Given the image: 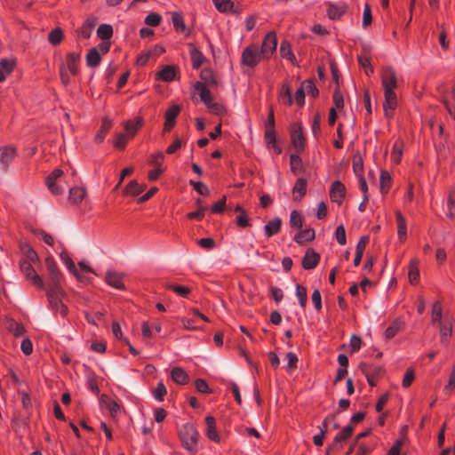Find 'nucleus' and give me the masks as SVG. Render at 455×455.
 Instances as JSON below:
<instances>
[{
	"mask_svg": "<svg viewBox=\"0 0 455 455\" xmlns=\"http://www.w3.org/2000/svg\"><path fill=\"white\" fill-rule=\"evenodd\" d=\"M381 84L385 96V101L383 103L384 114L386 117L391 118L394 110L397 107V96L395 92V89L397 87V77L393 68L387 67L383 69Z\"/></svg>",
	"mask_w": 455,
	"mask_h": 455,
	"instance_id": "1",
	"label": "nucleus"
},
{
	"mask_svg": "<svg viewBox=\"0 0 455 455\" xmlns=\"http://www.w3.org/2000/svg\"><path fill=\"white\" fill-rule=\"evenodd\" d=\"M81 51L68 52L60 64V77L64 85L71 82V78L79 74Z\"/></svg>",
	"mask_w": 455,
	"mask_h": 455,
	"instance_id": "2",
	"label": "nucleus"
},
{
	"mask_svg": "<svg viewBox=\"0 0 455 455\" xmlns=\"http://www.w3.org/2000/svg\"><path fill=\"white\" fill-rule=\"evenodd\" d=\"M179 435L182 445L186 450H196L197 446L198 432L193 424H184L179 431Z\"/></svg>",
	"mask_w": 455,
	"mask_h": 455,
	"instance_id": "3",
	"label": "nucleus"
},
{
	"mask_svg": "<svg viewBox=\"0 0 455 455\" xmlns=\"http://www.w3.org/2000/svg\"><path fill=\"white\" fill-rule=\"evenodd\" d=\"M264 59L266 58L259 51L258 44H251L242 52L241 64L243 66L253 68Z\"/></svg>",
	"mask_w": 455,
	"mask_h": 455,
	"instance_id": "4",
	"label": "nucleus"
},
{
	"mask_svg": "<svg viewBox=\"0 0 455 455\" xmlns=\"http://www.w3.org/2000/svg\"><path fill=\"white\" fill-rule=\"evenodd\" d=\"M195 92L199 95L200 100L204 103V105L213 112L217 113L220 106L218 103L213 101V98L211 91L207 88L206 84L202 82H196L194 84Z\"/></svg>",
	"mask_w": 455,
	"mask_h": 455,
	"instance_id": "5",
	"label": "nucleus"
},
{
	"mask_svg": "<svg viewBox=\"0 0 455 455\" xmlns=\"http://www.w3.org/2000/svg\"><path fill=\"white\" fill-rule=\"evenodd\" d=\"M48 189L53 195H60L65 191L63 185V172L60 169H55L45 180Z\"/></svg>",
	"mask_w": 455,
	"mask_h": 455,
	"instance_id": "6",
	"label": "nucleus"
},
{
	"mask_svg": "<svg viewBox=\"0 0 455 455\" xmlns=\"http://www.w3.org/2000/svg\"><path fill=\"white\" fill-rule=\"evenodd\" d=\"M60 289L56 286L48 291V299L51 308L56 315L65 317L68 314V307L60 298Z\"/></svg>",
	"mask_w": 455,
	"mask_h": 455,
	"instance_id": "7",
	"label": "nucleus"
},
{
	"mask_svg": "<svg viewBox=\"0 0 455 455\" xmlns=\"http://www.w3.org/2000/svg\"><path fill=\"white\" fill-rule=\"evenodd\" d=\"M291 141L298 153L301 152L305 147V138L300 123H293L290 127Z\"/></svg>",
	"mask_w": 455,
	"mask_h": 455,
	"instance_id": "8",
	"label": "nucleus"
},
{
	"mask_svg": "<svg viewBox=\"0 0 455 455\" xmlns=\"http://www.w3.org/2000/svg\"><path fill=\"white\" fill-rule=\"evenodd\" d=\"M439 331L440 342L443 346L447 347L452 336L453 319L445 315L443 322L436 325Z\"/></svg>",
	"mask_w": 455,
	"mask_h": 455,
	"instance_id": "9",
	"label": "nucleus"
},
{
	"mask_svg": "<svg viewBox=\"0 0 455 455\" xmlns=\"http://www.w3.org/2000/svg\"><path fill=\"white\" fill-rule=\"evenodd\" d=\"M277 47V37L274 31L267 33L262 42L259 51L268 60L275 52Z\"/></svg>",
	"mask_w": 455,
	"mask_h": 455,
	"instance_id": "10",
	"label": "nucleus"
},
{
	"mask_svg": "<svg viewBox=\"0 0 455 455\" xmlns=\"http://www.w3.org/2000/svg\"><path fill=\"white\" fill-rule=\"evenodd\" d=\"M181 110L180 106L172 104L165 111L164 114V132H170L176 124V118L180 115Z\"/></svg>",
	"mask_w": 455,
	"mask_h": 455,
	"instance_id": "11",
	"label": "nucleus"
},
{
	"mask_svg": "<svg viewBox=\"0 0 455 455\" xmlns=\"http://www.w3.org/2000/svg\"><path fill=\"white\" fill-rule=\"evenodd\" d=\"M124 275L123 273L109 270L106 273L105 281L109 286L115 289L124 290Z\"/></svg>",
	"mask_w": 455,
	"mask_h": 455,
	"instance_id": "12",
	"label": "nucleus"
},
{
	"mask_svg": "<svg viewBox=\"0 0 455 455\" xmlns=\"http://www.w3.org/2000/svg\"><path fill=\"white\" fill-rule=\"evenodd\" d=\"M21 271L26 277L32 281V283L39 288L44 287V283L41 277L36 273L34 267L29 261L24 260L20 263Z\"/></svg>",
	"mask_w": 455,
	"mask_h": 455,
	"instance_id": "13",
	"label": "nucleus"
},
{
	"mask_svg": "<svg viewBox=\"0 0 455 455\" xmlns=\"http://www.w3.org/2000/svg\"><path fill=\"white\" fill-rule=\"evenodd\" d=\"M346 195V188L345 186L339 181L336 180L331 184V189H330V197L331 200L333 203H336L338 204H341Z\"/></svg>",
	"mask_w": 455,
	"mask_h": 455,
	"instance_id": "14",
	"label": "nucleus"
},
{
	"mask_svg": "<svg viewBox=\"0 0 455 455\" xmlns=\"http://www.w3.org/2000/svg\"><path fill=\"white\" fill-rule=\"evenodd\" d=\"M97 18L89 17L87 18L83 25L76 30L77 35L83 39H88L91 37L92 31L96 26Z\"/></svg>",
	"mask_w": 455,
	"mask_h": 455,
	"instance_id": "15",
	"label": "nucleus"
},
{
	"mask_svg": "<svg viewBox=\"0 0 455 455\" xmlns=\"http://www.w3.org/2000/svg\"><path fill=\"white\" fill-rule=\"evenodd\" d=\"M172 21L177 33L184 34L186 37L190 36L191 30L186 27L184 18L180 12H173L172 14Z\"/></svg>",
	"mask_w": 455,
	"mask_h": 455,
	"instance_id": "16",
	"label": "nucleus"
},
{
	"mask_svg": "<svg viewBox=\"0 0 455 455\" xmlns=\"http://www.w3.org/2000/svg\"><path fill=\"white\" fill-rule=\"evenodd\" d=\"M177 72L175 66L166 65L156 74V79L163 82H172L176 78Z\"/></svg>",
	"mask_w": 455,
	"mask_h": 455,
	"instance_id": "17",
	"label": "nucleus"
},
{
	"mask_svg": "<svg viewBox=\"0 0 455 455\" xmlns=\"http://www.w3.org/2000/svg\"><path fill=\"white\" fill-rule=\"evenodd\" d=\"M143 125V119L140 116L133 120H127L124 123L125 133L132 139Z\"/></svg>",
	"mask_w": 455,
	"mask_h": 455,
	"instance_id": "18",
	"label": "nucleus"
},
{
	"mask_svg": "<svg viewBox=\"0 0 455 455\" xmlns=\"http://www.w3.org/2000/svg\"><path fill=\"white\" fill-rule=\"evenodd\" d=\"M319 260L320 255L313 249H308L303 257L302 266L305 269H313L317 266Z\"/></svg>",
	"mask_w": 455,
	"mask_h": 455,
	"instance_id": "19",
	"label": "nucleus"
},
{
	"mask_svg": "<svg viewBox=\"0 0 455 455\" xmlns=\"http://www.w3.org/2000/svg\"><path fill=\"white\" fill-rule=\"evenodd\" d=\"M215 8L220 12H240L241 9L235 6L232 0H212Z\"/></svg>",
	"mask_w": 455,
	"mask_h": 455,
	"instance_id": "20",
	"label": "nucleus"
},
{
	"mask_svg": "<svg viewBox=\"0 0 455 455\" xmlns=\"http://www.w3.org/2000/svg\"><path fill=\"white\" fill-rule=\"evenodd\" d=\"M205 423H206L205 435H207V437L213 442H219L220 435L217 431L215 419L210 415L206 416Z\"/></svg>",
	"mask_w": 455,
	"mask_h": 455,
	"instance_id": "21",
	"label": "nucleus"
},
{
	"mask_svg": "<svg viewBox=\"0 0 455 455\" xmlns=\"http://www.w3.org/2000/svg\"><path fill=\"white\" fill-rule=\"evenodd\" d=\"M282 220L278 217L270 220L264 227V233L267 238H269L281 230Z\"/></svg>",
	"mask_w": 455,
	"mask_h": 455,
	"instance_id": "22",
	"label": "nucleus"
},
{
	"mask_svg": "<svg viewBox=\"0 0 455 455\" xmlns=\"http://www.w3.org/2000/svg\"><path fill=\"white\" fill-rule=\"evenodd\" d=\"M307 180L299 178L296 180L292 188L293 200L300 201L307 193Z\"/></svg>",
	"mask_w": 455,
	"mask_h": 455,
	"instance_id": "23",
	"label": "nucleus"
},
{
	"mask_svg": "<svg viewBox=\"0 0 455 455\" xmlns=\"http://www.w3.org/2000/svg\"><path fill=\"white\" fill-rule=\"evenodd\" d=\"M395 219L397 224V235L401 242H403L407 238V223L405 218L400 212H395Z\"/></svg>",
	"mask_w": 455,
	"mask_h": 455,
	"instance_id": "24",
	"label": "nucleus"
},
{
	"mask_svg": "<svg viewBox=\"0 0 455 455\" xmlns=\"http://www.w3.org/2000/svg\"><path fill=\"white\" fill-rule=\"evenodd\" d=\"M279 100L285 106H291L293 103L291 96V88L288 83H283L279 92Z\"/></svg>",
	"mask_w": 455,
	"mask_h": 455,
	"instance_id": "25",
	"label": "nucleus"
},
{
	"mask_svg": "<svg viewBox=\"0 0 455 455\" xmlns=\"http://www.w3.org/2000/svg\"><path fill=\"white\" fill-rule=\"evenodd\" d=\"M408 278L411 284H416L419 280V260L417 259H411L409 263Z\"/></svg>",
	"mask_w": 455,
	"mask_h": 455,
	"instance_id": "26",
	"label": "nucleus"
},
{
	"mask_svg": "<svg viewBox=\"0 0 455 455\" xmlns=\"http://www.w3.org/2000/svg\"><path fill=\"white\" fill-rule=\"evenodd\" d=\"M86 196V190L82 187H74L69 189L68 200L73 204H80Z\"/></svg>",
	"mask_w": 455,
	"mask_h": 455,
	"instance_id": "27",
	"label": "nucleus"
},
{
	"mask_svg": "<svg viewBox=\"0 0 455 455\" xmlns=\"http://www.w3.org/2000/svg\"><path fill=\"white\" fill-rule=\"evenodd\" d=\"M16 150L11 147H4L0 148V164L5 168L14 159Z\"/></svg>",
	"mask_w": 455,
	"mask_h": 455,
	"instance_id": "28",
	"label": "nucleus"
},
{
	"mask_svg": "<svg viewBox=\"0 0 455 455\" xmlns=\"http://www.w3.org/2000/svg\"><path fill=\"white\" fill-rule=\"evenodd\" d=\"M445 315H443V307L440 302L436 301L432 305L431 323L435 326L443 322Z\"/></svg>",
	"mask_w": 455,
	"mask_h": 455,
	"instance_id": "29",
	"label": "nucleus"
},
{
	"mask_svg": "<svg viewBox=\"0 0 455 455\" xmlns=\"http://www.w3.org/2000/svg\"><path fill=\"white\" fill-rule=\"evenodd\" d=\"M264 139L268 148H273L277 155L281 154L282 150L276 144L275 130H265Z\"/></svg>",
	"mask_w": 455,
	"mask_h": 455,
	"instance_id": "30",
	"label": "nucleus"
},
{
	"mask_svg": "<svg viewBox=\"0 0 455 455\" xmlns=\"http://www.w3.org/2000/svg\"><path fill=\"white\" fill-rule=\"evenodd\" d=\"M171 377L175 383L180 385H185L189 381L188 375L180 367H174L171 371Z\"/></svg>",
	"mask_w": 455,
	"mask_h": 455,
	"instance_id": "31",
	"label": "nucleus"
},
{
	"mask_svg": "<svg viewBox=\"0 0 455 455\" xmlns=\"http://www.w3.org/2000/svg\"><path fill=\"white\" fill-rule=\"evenodd\" d=\"M45 265L46 268L49 271L50 275H52V280L54 283H58L60 277V272L58 268V266L52 256H48L45 259Z\"/></svg>",
	"mask_w": 455,
	"mask_h": 455,
	"instance_id": "32",
	"label": "nucleus"
},
{
	"mask_svg": "<svg viewBox=\"0 0 455 455\" xmlns=\"http://www.w3.org/2000/svg\"><path fill=\"white\" fill-rule=\"evenodd\" d=\"M14 64L12 60L2 59L0 60V83L4 81L6 76L12 73Z\"/></svg>",
	"mask_w": 455,
	"mask_h": 455,
	"instance_id": "33",
	"label": "nucleus"
},
{
	"mask_svg": "<svg viewBox=\"0 0 455 455\" xmlns=\"http://www.w3.org/2000/svg\"><path fill=\"white\" fill-rule=\"evenodd\" d=\"M60 258L62 263L66 265V267L69 270V272L72 273L74 275H76L77 279H80L81 276L78 274L77 268H76L74 261L72 260V259L69 257L68 251H62L60 253Z\"/></svg>",
	"mask_w": 455,
	"mask_h": 455,
	"instance_id": "34",
	"label": "nucleus"
},
{
	"mask_svg": "<svg viewBox=\"0 0 455 455\" xmlns=\"http://www.w3.org/2000/svg\"><path fill=\"white\" fill-rule=\"evenodd\" d=\"M101 60V54L99 52V50L96 48H92L89 51L86 55V64L88 67H97L100 65Z\"/></svg>",
	"mask_w": 455,
	"mask_h": 455,
	"instance_id": "35",
	"label": "nucleus"
},
{
	"mask_svg": "<svg viewBox=\"0 0 455 455\" xmlns=\"http://www.w3.org/2000/svg\"><path fill=\"white\" fill-rule=\"evenodd\" d=\"M314 238H315V230L312 228H308V229L302 230V231L299 232L298 234H296L294 236V241L297 243L301 244L305 242L311 241Z\"/></svg>",
	"mask_w": 455,
	"mask_h": 455,
	"instance_id": "36",
	"label": "nucleus"
},
{
	"mask_svg": "<svg viewBox=\"0 0 455 455\" xmlns=\"http://www.w3.org/2000/svg\"><path fill=\"white\" fill-rule=\"evenodd\" d=\"M280 54L282 58L290 60L291 63H294L296 60V57L292 52L291 44L288 42H282L280 45Z\"/></svg>",
	"mask_w": 455,
	"mask_h": 455,
	"instance_id": "37",
	"label": "nucleus"
},
{
	"mask_svg": "<svg viewBox=\"0 0 455 455\" xmlns=\"http://www.w3.org/2000/svg\"><path fill=\"white\" fill-rule=\"evenodd\" d=\"M345 5L329 4L327 9L328 17L331 20L339 19L345 12Z\"/></svg>",
	"mask_w": 455,
	"mask_h": 455,
	"instance_id": "38",
	"label": "nucleus"
},
{
	"mask_svg": "<svg viewBox=\"0 0 455 455\" xmlns=\"http://www.w3.org/2000/svg\"><path fill=\"white\" fill-rule=\"evenodd\" d=\"M143 185H140L137 180H131L124 188V194L130 196H138L144 189Z\"/></svg>",
	"mask_w": 455,
	"mask_h": 455,
	"instance_id": "39",
	"label": "nucleus"
},
{
	"mask_svg": "<svg viewBox=\"0 0 455 455\" xmlns=\"http://www.w3.org/2000/svg\"><path fill=\"white\" fill-rule=\"evenodd\" d=\"M403 142L395 141L391 152V160L394 164H398L403 156Z\"/></svg>",
	"mask_w": 455,
	"mask_h": 455,
	"instance_id": "40",
	"label": "nucleus"
},
{
	"mask_svg": "<svg viewBox=\"0 0 455 455\" xmlns=\"http://www.w3.org/2000/svg\"><path fill=\"white\" fill-rule=\"evenodd\" d=\"M354 428L351 426H347L342 428V430L337 434L333 439V444H337L339 443L344 442L347 440L353 434Z\"/></svg>",
	"mask_w": 455,
	"mask_h": 455,
	"instance_id": "41",
	"label": "nucleus"
},
{
	"mask_svg": "<svg viewBox=\"0 0 455 455\" xmlns=\"http://www.w3.org/2000/svg\"><path fill=\"white\" fill-rule=\"evenodd\" d=\"M113 35V28L108 24H101L97 29V36L102 40H109Z\"/></svg>",
	"mask_w": 455,
	"mask_h": 455,
	"instance_id": "42",
	"label": "nucleus"
},
{
	"mask_svg": "<svg viewBox=\"0 0 455 455\" xmlns=\"http://www.w3.org/2000/svg\"><path fill=\"white\" fill-rule=\"evenodd\" d=\"M111 126H112V123L107 118L104 119L101 123L100 131L98 132V133L95 136V140L100 143L102 142L105 136L111 129Z\"/></svg>",
	"mask_w": 455,
	"mask_h": 455,
	"instance_id": "43",
	"label": "nucleus"
},
{
	"mask_svg": "<svg viewBox=\"0 0 455 455\" xmlns=\"http://www.w3.org/2000/svg\"><path fill=\"white\" fill-rule=\"evenodd\" d=\"M380 181V191L383 195H386L391 186V177L386 171H382L379 177Z\"/></svg>",
	"mask_w": 455,
	"mask_h": 455,
	"instance_id": "44",
	"label": "nucleus"
},
{
	"mask_svg": "<svg viewBox=\"0 0 455 455\" xmlns=\"http://www.w3.org/2000/svg\"><path fill=\"white\" fill-rule=\"evenodd\" d=\"M402 329L401 322L398 320L394 321L385 331V338L387 339L395 337Z\"/></svg>",
	"mask_w": 455,
	"mask_h": 455,
	"instance_id": "45",
	"label": "nucleus"
},
{
	"mask_svg": "<svg viewBox=\"0 0 455 455\" xmlns=\"http://www.w3.org/2000/svg\"><path fill=\"white\" fill-rule=\"evenodd\" d=\"M353 171L356 177L363 175V161L362 156L359 153L355 154L353 156Z\"/></svg>",
	"mask_w": 455,
	"mask_h": 455,
	"instance_id": "46",
	"label": "nucleus"
},
{
	"mask_svg": "<svg viewBox=\"0 0 455 455\" xmlns=\"http://www.w3.org/2000/svg\"><path fill=\"white\" fill-rule=\"evenodd\" d=\"M63 39V32L60 28L52 29L48 35V41L52 45H58Z\"/></svg>",
	"mask_w": 455,
	"mask_h": 455,
	"instance_id": "47",
	"label": "nucleus"
},
{
	"mask_svg": "<svg viewBox=\"0 0 455 455\" xmlns=\"http://www.w3.org/2000/svg\"><path fill=\"white\" fill-rule=\"evenodd\" d=\"M296 296L299 300V306L304 308L307 301V289L303 285L298 284L296 286Z\"/></svg>",
	"mask_w": 455,
	"mask_h": 455,
	"instance_id": "48",
	"label": "nucleus"
},
{
	"mask_svg": "<svg viewBox=\"0 0 455 455\" xmlns=\"http://www.w3.org/2000/svg\"><path fill=\"white\" fill-rule=\"evenodd\" d=\"M291 170L294 174L301 172L303 166L300 157L297 155H291L290 157Z\"/></svg>",
	"mask_w": 455,
	"mask_h": 455,
	"instance_id": "49",
	"label": "nucleus"
},
{
	"mask_svg": "<svg viewBox=\"0 0 455 455\" xmlns=\"http://www.w3.org/2000/svg\"><path fill=\"white\" fill-rule=\"evenodd\" d=\"M130 140L131 138L125 132L118 133L114 140V147L118 149H124Z\"/></svg>",
	"mask_w": 455,
	"mask_h": 455,
	"instance_id": "50",
	"label": "nucleus"
},
{
	"mask_svg": "<svg viewBox=\"0 0 455 455\" xmlns=\"http://www.w3.org/2000/svg\"><path fill=\"white\" fill-rule=\"evenodd\" d=\"M287 365L285 367L288 372H292L298 366L299 358L293 352H288L286 354Z\"/></svg>",
	"mask_w": 455,
	"mask_h": 455,
	"instance_id": "51",
	"label": "nucleus"
},
{
	"mask_svg": "<svg viewBox=\"0 0 455 455\" xmlns=\"http://www.w3.org/2000/svg\"><path fill=\"white\" fill-rule=\"evenodd\" d=\"M290 225L294 228H300L303 226L302 215L297 212L292 211L290 215Z\"/></svg>",
	"mask_w": 455,
	"mask_h": 455,
	"instance_id": "52",
	"label": "nucleus"
},
{
	"mask_svg": "<svg viewBox=\"0 0 455 455\" xmlns=\"http://www.w3.org/2000/svg\"><path fill=\"white\" fill-rule=\"evenodd\" d=\"M201 78L209 85H217L218 80L212 70L203 69L201 72Z\"/></svg>",
	"mask_w": 455,
	"mask_h": 455,
	"instance_id": "53",
	"label": "nucleus"
},
{
	"mask_svg": "<svg viewBox=\"0 0 455 455\" xmlns=\"http://www.w3.org/2000/svg\"><path fill=\"white\" fill-rule=\"evenodd\" d=\"M167 288L182 298H187L190 293V289L183 285L170 284Z\"/></svg>",
	"mask_w": 455,
	"mask_h": 455,
	"instance_id": "54",
	"label": "nucleus"
},
{
	"mask_svg": "<svg viewBox=\"0 0 455 455\" xmlns=\"http://www.w3.org/2000/svg\"><path fill=\"white\" fill-rule=\"evenodd\" d=\"M300 85L302 88H304L305 92L311 95L312 97H316L318 95V89L315 87L312 80H305L301 83Z\"/></svg>",
	"mask_w": 455,
	"mask_h": 455,
	"instance_id": "55",
	"label": "nucleus"
},
{
	"mask_svg": "<svg viewBox=\"0 0 455 455\" xmlns=\"http://www.w3.org/2000/svg\"><path fill=\"white\" fill-rule=\"evenodd\" d=\"M8 330L16 337H20L25 332L24 327L15 321L8 323Z\"/></svg>",
	"mask_w": 455,
	"mask_h": 455,
	"instance_id": "56",
	"label": "nucleus"
},
{
	"mask_svg": "<svg viewBox=\"0 0 455 455\" xmlns=\"http://www.w3.org/2000/svg\"><path fill=\"white\" fill-rule=\"evenodd\" d=\"M162 21V16L156 12H151L145 18V23L151 27L158 26Z\"/></svg>",
	"mask_w": 455,
	"mask_h": 455,
	"instance_id": "57",
	"label": "nucleus"
},
{
	"mask_svg": "<svg viewBox=\"0 0 455 455\" xmlns=\"http://www.w3.org/2000/svg\"><path fill=\"white\" fill-rule=\"evenodd\" d=\"M189 184L194 188V189L202 196H208L210 194L208 187L201 182V181H194L190 180Z\"/></svg>",
	"mask_w": 455,
	"mask_h": 455,
	"instance_id": "58",
	"label": "nucleus"
},
{
	"mask_svg": "<svg viewBox=\"0 0 455 455\" xmlns=\"http://www.w3.org/2000/svg\"><path fill=\"white\" fill-rule=\"evenodd\" d=\"M414 379H415L414 370L411 368L407 369L404 373L403 381H402L403 387H405V388L409 387L412 384Z\"/></svg>",
	"mask_w": 455,
	"mask_h": 455,
	"instance_id": "59",
	"label": "nucleus"
},
{
	"mask_svg": "<svg viewBox=\"0 0 455 455\" xmlns=\"http://www.w3.org/2000/svg\"><path fill=\"white\" fill-rule=\"evenodd\" d=\"M166 394H167L166 387L162 382H159L156 385V388L153 390L154 397L157 401H160V402L164 400V397Z\"/></svg>",
	"mask_w": 455,
	"mask_h": 455,
	"instance_id": "60",
	"label": "nucleus"
},
{
	"mask_svg": "<svg viewBox=\"0 0 455 455\" xmlns=\"http://www.w3.org/2000/svg\"><path fill=\"white\" fill-rule=\"evenodd\" d=\"M358 62L361 67L365 69V74L371 76L373 73V68L371 66V60L366 56H358Z\"/></svg>",
	"mask_w": 455,
	"mask_h": 455,
	"instance_id": "61",
	"label": "nucleus"
},
{
	"mask_svg": "<svg viewBox=\"0 0 455 455\" xmlns=\"http://www.w3.org/2000/svg\"><path fill=\"white\" fill-rule=\"evenodd\" d=\"M335 236L337 239V242L340 245H345L347 243V237H346V231L343 225H339L337 227L335 231Z\"/></svg>",
	"mask_w": 455,
	"mask_h": 455,
	"instance_id": "62",
	"label": "nucleus"
},
{
	"mask_svg": "<svg viewBox=\"0 0 455 455\" xmlns=\"http://www.w3.org/2000/svg\"><path fill=\"white\" fill-rule=\"evenodd\" d=\"M236 225L240 228H246L250 226V221L247 213L245 211H242V213H240L236 219H235Z\"/></svg>",
	"mask_w": 455,
	"mask_h": 455,
	"instance_id": "63",
	"label": "nucleus"
},
{
	"mask_svg": "<svg viewBox=\"0 0 455 455\" xmlns=\"http://www.w3.org/2000/svg\"><path fill=\"white\" fill-rule=\"evenodd\" d=\"M447 217L452 219L455 216V198L450 195L447 199Z\"/></svg>",
	"mask_w": 455,
	"mask_h": 455,
	"instance_id": "64",
	"label": "nucleus"
}]
</instances>
